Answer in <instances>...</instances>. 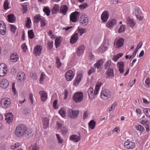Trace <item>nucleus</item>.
<instances>
[{"instance_id": "nucleus-1", "label": "nucleus", "mask_w": 150, "mask_h": 150, "mask_svg": "<svg viewBox=\"0 0 150 150\" xmlns=\"http://www.w3.org/2000/svg\"><path fill=\"white\" fill-rule=\"evenodd\" d=\"M32 133V131L30 130H28L27 127L23 125H20L18 126L15 131L16 136L19 137L24 136L26 137H29Z\"/></svg>"}, {"instance_id": "nucleus-2", "label": "nucleus", "mask_w": 150, "mask_h": 150, "mask_svg": "<svg viewBox=\"0 0 150 150\" xmlns=\"http://www.w3.org/2000/svg\"><path fill=\"white\" fill-rule=\"evenodd\" d=\"M102 83L101 82H98L96 86L95 90L91 87L89 88L88 91L89 98L93 99L95 97V96L97 94L99 90L100 87Z\"/></svg>"}, {"instance_id": "nucleus-3", "label": "nucleus", "mask_w": 150, "mask_h": 150, "mask_svg": "<svg viewBox=\"0 0 150 150\" xmlns=\"http://www.w3.org/2000/svg\"><path fill=\"white\" fill-rule=\"evenodd\" d=\"M11 104V100L10 99L4 98L1 101V104L2 107L4 108H7L9 107Z\"/></svg>"}, {"instance_id": "nucleus-4", "label": "nucleus", "mask_w": 150, "mask_h": 150, "mask_svg": "<svg viewBox=\"0 0 150 150\" xmlns=\"http://www.w3.org/2000/svg\"><path fill=\"white\" fill-rule=\"evenodd\" d=\"M80 16V13L79 12L75 11L72 13L69 16L70 21L73 23L77 22Z\"/></svg>"}, {"instance_id": "nucleus-5", "label": "nucleus", "mask_w": 150, "mask_h": 150, "mask_svg": "<svg viewBox=\"0 0 150 150\" xmlns=\"http://www.w3.org/2000/svg\"><path fill=\"white\" fill-rule=\"evenodd\" d=\"M79 22L83 26H86L88 23V19L87 16L84 13L80 15Z\"/></svg>"}, {"instance_id": "nucleus-6", "label": "nucleus", "mask_w": 150, "mask_h": 150, "mask_svg": "<svg viewBox=\"0 0 150 150\" xmlns=\"http://www.w3.org/2000/svg\"><path fill=\"white\" fill-rule=\"evenodd\" d=\"M73 100L76 103L81 101L83 99V94L81 92H77L73 96Z\"/></svg>"}, {"instance_id": "nucleus-7", "label": "nucleus", "mask_w": 150, "mask_h": 150, "mask_svg": "<svg viewBox=\"0 0 150 150\" xmlns=\"http://www.w3.org/2000/svg\"><path fill=\"white\" fill-rule=\"evenodd\" d=\"M124 40L122 38H116L115 40L114 45L116 48H120L123 46Z\"/></svg>"}, {"instance_id": "nucleus-8", "label": "nucleus", "mask_w": 150, "mask_h": 150, "mask_svg": "<svg viewBox=\"0 0 150 150\" xmlns=\"http://www.w3.org/2000/svg\"><path fill=\"white\" fill-rule=\"evenodd\" d=\"M7 72L6 65L4 63L0 64V76H4L5 75Z\"/></svg>"}, {"instance_id": "nucleus-9", "label": "nucleus", "mask_w": 150, "mask_h": 150, "mask_svg": "<svg viewBox=\"0 0 150 150\" xmlns=\"http://www.w3.org/2000/svg\"><path fill=\"white\" fill-rule=\"evenodd\" d=\"M111 94L110 91L107 89L103 90H102L101 93V97L103 100H106L109 98Z\"/></svg>"}, {"instance_id": "nucleus-10", "label": "nucleus", "mask_w": 150, "mask_h": 150, "mask_svg": "<svg viewBox=\"0 0 150 150\" xmlns=\"http://www.w3.org/2000/svg\"><path fill=\"white\" fill-rule=\"evenodd\" d=\"M68 116L71 118L76 117L79 113L78 111L73 110L70 109H69L68 110Z\"/></svg>"}, {"instance_id": "nucleus-11", "label": "nucleus", "mask_w": 150, "mask_h": 150, "mask_svg": "<svg viewBox=\"0 0 150 150\" xmlns=\"http://www.w3.org/2000/svg\"><path fill=\"white\" fill-rule=\"evenodd\" d=\"M65 79L67 81H71L74 78V74L71 70H69L67 71L65 74Z\"/></svg>"}, {"instance_id": "nucleus-12", "label": "nucleus", "mask_w": 150, "mask_h": 150, "mask_svg": "<svg viewBox=\"0 0 150 150\" xmlns=\"http://www.w3.org/2000/svg\"><path fill=\"white\" fill-rule=\"evenodd\" d=\"M124 146L125 148L127 149H132L134 148L135 144L133 142L127 141L125 142Z\"/></svg>"}, {"instance_id": "nucleus-13", "label": "nucleus", "mask_w": 150, "mask_h": 150, "mask_svg": "<svg viewBox=\"0 0 150 150\" xmlns=\"http://www.w3.org/2000/svg\"><path fill=\"white\" fill-rule=\"evenodd\" d=\"M81 139V136L79 134V135L73 134L71 135L69 137V140L74 142H77Z\"/></svg>"}, {"instance_id": "nucleus-14", "label": "nucleus", "mask_w": 150, "mask_h": 150, "mask_svg": "<svg viewBox=\"0 0 150 150\" xmlns=\"http://www.w3.org/2000/svg\"><path fill=\"white\" fill-rule=\"evenodd\" d=\"M42 47L39 45L36 46L33 50V52L36 56H39L41 53L42 50Z\"/></svg>"}, {"instance_id": "nucleus-15", "label": "nucleus", "mask_w": 150, "mask_h": 150, "mask_svg": "<svg viewBox=\"0 0 150 150\" xmlns=\"http://www.w3.org/2000/svg\"><path fill=\"white\" fill-rule=\"evenodd\" d=\"M109 13L107 11H105L101 15V19L103 22H105L109 18Z\"/></svg>"}, {"instance_id": "nucleus-16", "label": "nucleus", "mask_w": 150, "mask_h": 150, "mask_svg": "<svg viewBox=\"0 0 150 150\" xmlns=\"http://www.w3.org/2000/svg\"><path fill=\"white\" fill-rule=\"evenodd\" d=\"M126 23L128 26L132 28L136 24V23L133 19L130 18L129 17H126Z\"/></svg>"}, {"instance_id": "nucleus-17", "label": "nucleus", "mask_w": 150, "mask_h": 150, "mask_svg": "<svg viewBox=\"0 0 150 150\" xmlns=\"http://www.w3.org/2000/svg\"><path fill=\"white\" fill-rule=\"evenodd\" d=\"M25 78V73L21 71L19 72L17 74V79L18 81L23 82Z\"/></svg>"}, {"instance_id": "nucleus-18", "label": "nucleus", "mask_w": 150, "mask_h": 150, "mask_svg": "<svg viewBox=\"0 0 150 150\" xmlns=\"http://www.w3.org/2000/svg\"><path fill=\"white\" fill-rule=\"evenodd\" d=\"M6 31V26L5 23L2 21H0V34L4 35Z\"/></svg>"}, {"instance_id": "nucleus-19", "label": "nucleus", "mask_w": 150, "mask_h": 150, "mask_svg": "<svg viewBox=\"0 0 150 150\" xmlns=\"http://www.w3.org/2000/svg\"><path fill=\"white\" fill-rule=\"evenodd\" d=\"M124 62H118L117 66L120 73L122 74L124 73Z\"/></svg>"}, {"instance_id": "nucleus-20", "label": "nucleus", "mask_w": 150, "mask_h": 150, "mask_svg": "<svg viewBox=\"0 0 150 150\" xmlns=\"http://www.w3.org/2000/svg\"><path fill=\"white\" fill-rule=\"evenodd\" d=\"M11 61L13 62H15L19 59L18 55L16 52L11 53L10 56Z\"/></svg>"}, {"instance_id": "nucleus-21", "label": "nucleus", "mask_w": 150, "mask_h": 150, "mask_svg": "<svg viewBox=\"0 0 150 150\" xmlns=\"http://www.w3.org/2000/svg\"><path fill=\"white\" fill-rule=\"evenodd\" d=\"M106 77L109 78H112L114 77V70L113 68H109L106 72Z\"/></svg>"}, {"instance_id": "nucleus-22", "label": "nucleus", "mask_w": 150, "mask_h": 150, "mask_svg": "<svg viewBox=\"0 0 150 150\" xmlns=\"http://www.w3.org/2000/svg\"><path fill=\"white\" fill-rule=\"evenodd\" d=\"M116 23V20L113 19L108 21V23L106 24V26L109 28L111 29Z\"/></svg>"}, {"instance_id": "nucleus-23", "label": "nucleus", "mask_w": 150, "mask_h": 150, "mask_svg": "<svg viewBox=\"0 0 150 150\" xmlns=\"http://www.w3.org/2000/svg\"><path fill=\"white\" fill-rule=\"evenodd\" d=\"M39 93L40 95L41 100L45 101L47 98V93L45 91H39Z\"/></svg>"}, {"instance_id": "nucleus-24", "label": "nucleus", "mask_w": 150, "mask_h": 150, "mask_svg": "<svg viewBox=\"0 0 150 150\" xmlns=\"http://www.w3.org/2000/svg\"><path fill=\"white\" fill-rule=\"evenodd\" d=\"M85 48L83 45H81L79 46L76 51V53L78 56L81 55L83 53Z\"/></svg>"}, {"instance_id": "nucleus-25", "label": "nucleus", "mask_w": 150, "mask_h": 150, "mask_svg": "<svg viewBox=\"0 0 150 150\" xmlns=\"http://www.w3.org/2000/svg\"><path fill=\"white\" fill-rule=\"evenodd\" d=\"M82 77V74L79 73L77 74V76L74 81V84L76 86L78 85L81 80Z\"/></svg>"}, {"instance_id": "nucleus-26", "label": "nucleus", "mask_w": 150, "mask_h": 150, "mask_svg": "<svg viewBox=\"0 0 150 150\" xmlns=\"http://www.w3.org/2000/svg\"><path fill=\"white\" fill-rule=\"evenodd\" d=\"M82 77V74L79 73L77 74V76L74 81V84L76 86L78 85L81 80Z\"/></svg>"}, {"instance_id": "nucleus-27", "label": "nucleus", "mask_w": 150, "mask_h": 150, "mask_svg": "<svg viewBox=\"0 0 150 150\" xmlns=\"http://www.w3.org/2000/svg\"><path fill=\"white\" fill-rule=\"evenodd\" d=\"M9 82L7 79H2L1 82L0 84V86L3 88H5L8 86Z\"/></svg>"}, {"instance_id": "nucleus-28", "label": "nucleus", "mask_w": 150, "mask_h": 150, "mask_svg": "<svg viewBox=\"0 0 150 150\" xmlns=\"http://www.w3.org/2000/svg\"><path fill=\"white\" fill-rule=\"evenodd\" d=\"M6 120L8 123H10L12 122L13 116L11 113H9L5 115Z\"/></svg>"}, {"instance_id": "nucleus-29", "label": "nucleus", "mask_w": 150, "mask_h": 150, "mask_svg": "<svg viewBox=\"0 0 150 150\" xmlns=\"http://www.w3.org/2000/svg\"><path fill=\"white\" fill-rule=\"evenodd\" d=\"M49 119L46 117H44L42 119V124L44 128L48 127L49 124Z\"/></svg>"}, {"instance_id": "nucleus-30", "label": "nucleus", "mask_w": 150, "mask_h": 150, "mask_svg": "<svg viewBox=\"0 0 150 150\" xmlns=\"http://www.w3.org/2000/svg\"><path fill=\"white\" fill-rule=\"evenodd\" d=\"M68 8L67 6L66 5H64L61 6L60 8V12L63 14L64 15H65L68 11Z\"/></svg>"}, {"instance_id": "nucleus-31", "label": "nucleus", "mask_w": 150, "mask_h": 150, "mask_svg": "<svg viewBox=\"0 0 150 150\" xmlns=\"http://www.w3.org/2000/svg\"><path fill=\"white\" fill-rule=\"evenodd\" d=\"M78 39V33H75L71 37L70 42L71 44L75 43Z\"/></svg>"}, {"instance_id": "nucleus-32", "label": "nucleus", "mask_w": 150, "mask_h": 150, "mask_svg": "<svg viewBox=\"0 0 150 150\" xmlns=\"http://www.w3.org/2000/svg\"><path fill=\"white\" fill-rule=\"evenodd\" d=\"M103 63V61L102 59H100L98 61V62L94 64V67L95 68L98 69H100L101 66Z\"/></svg>"}, {"instance_id": "nucleus-33", "label": "nucleus", "mask_w": 150, "mask_h": 150, "mask_svg": "<svg viewBox=\"0 0 150 150\" xmlns=\"http://www.w3.org/2000/svg\"><path fill=\"white\" fill-rule=\"evenodd\" d=\"M42 19L41 16L39 14H36L34 17V21L35 23H38Z\"/></svg>"}, {"instance_id": "nucleus-34", "label": "nucleus", "mask_w": 150, "mask_h": 150, "mask_svg": "<svg viewBox=\"0 0 150 150\" xmlns=\"http://www.w3.org/2000/svg\"><path fill=\"white\" fill-rule=\"evenodd\" d=\"M8 21L10 23H13L16 20V18L12 14H10L8 15Z\"/></svg>"}, {"instance_id": "nucleus-35", "label": "nucleus", "mask_w": 150, "mask_h": 150, "mask_svg": "<svg viewBox=\"0 0 150 150\" xmlns=\"http://www.w3.org/2000/svg\"><path fill=\"white\" fill-rule=\"evenodd\" d=\"M96 124V122L93 120H91L88 124L89 127L92 129L94 128Z\"/></svg>"}, {"instance_id": "nucleus-36", "label": "nucleus", "mask_w": 150, "mask_h": 150, "mask_svg": "<svg viewBox=\"0 0 150 150\" xmlns=\"http://www.w3.org/2000/svg\"><path fill=\"white\" fill-rule=\"evenodd\" d=\"M143 111L146 116L150 118V109L148 108H145Z\"/></svg>"}, {"instance_id": "nucleus-37", "label": "nucleus", "mask_w": 150, "mask_h": 150, "mask_svg": "<svg viewBox=\"0 0 150 150\" xmlns=\"http://www.w3.org/2000/svg\"><path fill=\"white\" fill-rule=\"evenodd\" d=\"M43 11L47 16H49L50 10L48 7H45L43 9Z\"/></svg>"}, {"instance_id": "nucleus-38", "label": "nucleus", "mask_w": 150, "mask_h": 150, "mask_svg": "<svg viewBox=\"0 0 150 150\" xmlns=\"http://www.w3.org/2000/svg\"><path fill=\"white\" fill-rule=\"evenodd\" d=\"M106 49L109 46V43L108 39H105L102 44L101 45Z\"/></svg>"}, {"instance_id": "nucleus-39", "label": "nucleus", "mask_w": 150, "mask_h": 150, "mask_svg": "<svg viewBox=\"0 0 150 150\" xmlns=\"http://www.w3.org/2000/svg\"><path fill=\"white\" fill-rule=\"evenodd\" d=\"M59 113L61 116L62 117H64L66 116L65 110L64 108L61 109L59 111Z\"/></svg>"}, {"instance_id": "nucleus-40", "label": "nucleus", "mask_w": 150, "mask_h": 150, "mask_svg": "<svg viewBox=\"0 0 150 150\" xmlns=\"http://www.w3.org/2000/svg\"><path fill=\"white\" fill-rule=\"evenodd\" d=\"M39 148V146L37 144H34L30 147L29 150H38Z\"/></svg>"}, {"instance_id": "nucleus-41", "label": "nucleus", "mask_w": 150, "mask_h": 150, "mask_svg": "<svg viewBox=\"0 0 150 150\" xmlns=\"http://www.w3.org/2000/svg\"><path fill=\"white\" fill-rule=\"evenodd\" d=\"M59 6L57 5H55L52 9V13H56L59 11Z\"/></svg>"}, {"instance_id": "nucleus-42", "label": "nucleus", "mask_w": 150, "mask_h": 150, "mask_svg": "<svg viewBox=\"0 0 150 150\" xmlns=\"http://www.w3.org/2000/svg\"><path fill=\"white\" fill-rule=\"evenodd\" d=\"M28 35L29 38L30 39H32L34 38V35L32 30H28Z\"/></svg>"}, {"instance_id": "nucleus-43", "label": "nucleus", "mask_w": 150, "mask_h": 150, "mask_svg": "<svg viewBox=\"0 0 150 150\" xmlns=\"http://www.w3.org/2000/svg\"><path fill=\"white\" fill-rule=\"evenodd\" d=\"M60 39V38L59 37H57L56 38L55 40V45L56 47H57L59 46L61 43Z\"/></svg>"}, {"instance_id": "nucleus-44", "label": "nucleus", "mask_w": 150, "mask_h": 150, "mask_svg": "<svg viewBox=\"0 0 150 150\" xmlns=\"http://www.w3.org/2000/svg\"><path fill=\"white\" fill-rule=\"evenodd\" d=\"M46 77V76L43 73H42L40 75V82L41 84H43L44 82V79Z\"/></svg>"}, {"instance_id": "nucleus-45", "label": "nucleus", "mask_w": 150, "mask_h": 150, "mask_svg": "<svg viewBox=\"0 0 150 150\" xmlns=\"http://www.w3.org/2000/svg\"><path fill=\"white\" fill-rule=\"evenodd\" d=\"M78 30L80 34V35L81 36L82 35L86 32L87 30L86 28H78Z\"/></svg>"}, {"instance_id": "nucleus-46", "label": "nucleus", "mask_w": 150, "mask_h": 150, "mask_svg": "<svg viewBox=\"0 0 150 150\" xmlns=\"http://www.w3.org/2000/svg\"><path fill=\"white\" fill-rule=\"evenodd\" d=\"M135 127L137 130L141 132L143 131L144 130V128L140 125H136L135 126Z\"/></svg>"}, {"instance_id": "nucleus-47", "label": "nucleus", "mask_w": 150, "mask_h": 150, "mask_svg": "<svg viewBox=\"0 0 150 150\" xmlns=\"http://www.w3.org/2000/svg\"><path fill=\"white\" fill-rule=\"evenodd\" d=\"M27 21L25 24V26L27 28H30V24H31V21L29 17H27Z\"/></svg>"}, {"instance_id": "nucleus-48", "label": "nucleus", "mask_w": 150, "mask_h": 150, "mask_svg": "<svg viewBox=\"0 0 150 150\" xmlns=\"http://www.w3.org/2000/svg\"><path fill=\"white\" fill-rule=\"evenodd\" d=\"M68 132L67 128L65 127H63L61 129V133L63 135L66 134Z\"/></svg>"}, {"instance_id": "nucleus-49", "label": "nucleus", "mask_w": 150, "mask_h": 150, "mask_svg": "<svg viewBox=\"0 0 150 150\" xmlns=\"http://www.w3.org/2000/svg\"><path fill=\"white\" fill-rule=\"evenodd\" d=\"M8 2V0H6L4 2V7L5 10H7L9 8Z\"/></svg>"}, {"instance_id": "nucleus-50", "label": "nucleus", "mask_w": 150, "mask_h": 150, "mask_svg": "<svg viewBox=\"0 0 150 150\" xmlns=\"http://www.w3.org/2000/svg\"><path fill=\"white\" fill-rule=\"evenodd\" d=\"M25 96L24 95H22L20 98L19 102V103L22 104L24 103L25 101Z\"/></svg>"}, {"instance_id": "nucleus-51", "label": "nucleus", "mask_w": 150, "mask_h": 150, "mask_svg": "<svg viewBox=\"0 0 150 150\" xmlns=\"http://www.w3.org/2000/svg\"><path fill=\"white\" fill-rule=\"evenodd\" d=\"M111 61L110 60H108L105 63L104 67L105 69L109 68L110 64H111Z\"/></svg>"}, {"instance_id": "nucleus-52", "label": "nucleus", "mask_w": 150, "mask_h": 150, "mask_svg": "<svg viewBox=\"0 0 150 150\" xmlns=\"http://www.w3.org/2000/svg\"><path fill=\"white\" fill-rule=\"evenodd\" d=\"M31 77L33 80H35L37 79V74L35 72H32L30 73Z\"/></svg>"}, {"instance_id": "nucleus-53", "label": "nucleus", "mask_w": 150, "mask_h": 150, "mask_svg": "<svg viewBox=\"0 0 150 150\" xmlns=\"http://www.w3.org/2000/svg\"><path fill=\"white\" fill-rule=\"evenodd\" d=\"M106 49L101 45L98 49V51L99 53H102L104 52L106 50Z\"/></svg>"}, {"instance_id": "nucleus-54", "label": "nucleus", "mask_w": 150, "mask_h": 150, "mask_svg": "<svg viewBox=\"0 0 150 150\" xmlns=\"http://www.w3.org/2000/svg\"><path fill=\"white\" fill-rule=\"evenodd\" d=\"M56 64H57V68H59L62 65V63L60 62V59L59 58L57 57H56Z\"/></svg>"}, {"instance_id": "nucleus-55", "label": "nucleus", "mask_w": 150, "mask_h": 150, "mask_svg": "<svg viewBox=\"0 0 150 150\" xmlns=\"http://www.w3.org/2000/svg\"><path fill=\"white\" fill-rule=\"evenodd\" d=\"M56 136L58 141V143L59 144H62L63 142V139L61 138L60 135L58 134H56Z\"/></svg>"}, {"instance_id": "nucleus-56", "label": "nucleus", "mask_w": 150, "mask_h": 150, "mask_svg": "<svg viewBox=\"0 0 150 150\" xmlns=\"http://www.w3.org/2000/svg\"><path fill=\"white\" fill-rule=\"evenodd\" d=\"M125 27L123 25H122L118 30V32L119 33H122L124 31Z\"/></svg>"}, {"instance_id": "nucleus-57", "label": "nucleus", "mask_w": 150, "mask_h": 150, "mask_svg": "<svg viewBox=\"0 0 150 150\" xmlns=\"http://www.w3.org/2000/svg\"><path fill=\"white\" fill-rule=\"evenodd\" d=\"M10 27L11 31L13 33H14L16 29V27L13 25H10Z\"/></svg>"}, {"instance_id": "nucleus-58", "label": "nucleus", "mask_w": 150, "mask_h": 150, "mask_svg": "<svg viewBox=\"0 0 150 150\" xmlns=\"http://www.w3.org/2000/svg\"><path fill=\"white\" fill-rule=\"evenodd\" d=\"M53 41L48 42L47 45H48V48L49 50L51 49L53 47Z\"/></svg>"}, {"instance_id": "nucleus-59", "label": "nucleus", "mask_w": 150, "mask_h": 150, "mask_svg": "<svg viewBox=\"0 0 150 150\" xmlns=\"http://www.w3.org/2000/svg\"><path fill=\"white\" fill-rule=\"evenodd\" d=\"M88 6V4L86 3H84L79 5V7L80 9H83Z\"/></svg>"}, {"instance_id": "nucleus-60", "label": "nucleus", "mask_w": 150, "mask_h": 150, "mask_svg": "<svg viewBox=\"0 0 150 150\" xmlns=\"http://www.w3.org/2000/svg\"><path fill=\"white\" fill-rule=\"evenodd\" d=\"M58 102V100L56 99L55 100L53 103V107L55 109H57L58 108V106L57 105V104Z\"/></svg>"}, {"instance_id": "nucleus-61", "label": "nucleus", "mask_w": 150, "mask_h": 150, "mask_svg": "<svg viewBox=\"0 0 150 150\" xmlns=\"http://www.w3.org/2000/svg\"><path fill=\"white\" fill-rule=\"evenodd\" d=\"M21 47L22 50H23V52H25L27 50V46L26 45L25 43H24L22 44L21 45Z\"/></svg>"}, {"instance_id": "nucleus-62", "label": "nucleus", "mask_w": 150, "mask_h": 150, "mask_svg": "<svg viewBox=\"0 0 150 150\" xmlns=\"http://www.w3.org/2000/svg\"><path fill=\"white\" fill-rule=\"evenodd\" d=\"M88 57L89 59L91 60H93L94 59V56L92 53L90 52L89 54Z\"/></svg>"}, {"instance_id": "nucleus-63", "label": "nucleus", "mask_w": 150, "mask_h": 150, "mask_svg": "<svg viewBox=\"0 0 150 150\" xmlns=\"http://www.w3.org/2000/svg\"><path fill=\"white\" fill-rule=\"evenodd\" d=\"M40 21V26L41 27H44L46 25V23L45 20L43 18Z\"/></svg>"}, {"instance_id": "nucleus-64", "label": "nucleus", "mask_w": 150, "mask_h": 150, "mask_svg": "<svg viewBox=\"0 0 150 150\" xmlns=\"http://www.w3.org/2000/svg\"><path fill=\"white\" fill-rule=\"evenodd\" d=\"M120 128L119 127H116L114 128L112 130V132H116L117 133H118L120 132Z\"/></svg>"}]
</instances>
